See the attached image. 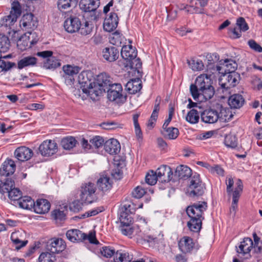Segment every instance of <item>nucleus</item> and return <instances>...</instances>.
<instances>
[{"label": "nucleus", "instance_id": "34", "mask_svg": "<svg viewBox=\"0 0 262 262\" xmlns=\"http://www.w3.org/2000/svg\"><path fill=\"white\" fill-rule=\"evenodd\" d=\"M17 204L20 208L30 210L34 205V201L30 196H24L20 198L17 202Z\"/></svg>", "mask_w": 262, "mask_h": 262}, {"label": "nucleus", "instance_id": "7", "mask_svg": "<svg viewBox=\"0 0 262 262\" xmlns=\"http://www.w3.org/2000/svg\"><path fill=\"white\" fill-rule=\"evenodd\" d=\"M81 68L76 66L70 64L62 67L63 74L62 76L67 85H71L75 81V76L79 72Z\"/></svg>", "mask_w": 262, "mask_h": 262}, {"label": "nucleus", "instance_id": "53", "mask_svg": "<svg viewBox=\"0 0 262 262\" xmlns=\"http://www.w3.org/2000/svg\"><path fill=\"white\" fill-rule=\"evenodd\" d=\"M55 256L51 252H43L38 257V262H54Z\"/></svg>", "mask_w": 262, "mask_h": 262}, {"label": "nucleus", "instance_id": "24", "mask_svg": "<svg viewBox=\"0 0 262 262\" xmlns=\"http://www.w3.org/2000/svg\"><path fill=\"white\" fill-rule=\"evenodd\" d=\"M129 44L124 45L121 49V55L122 58L126 61L137 57V51L136 48L132 46L131 41H129Z\"/></svg>", "mask_w": 262, "mask_h": 262}, {"label": "nucleus", "instance_id": "56", "mask_svg": "<svg viewBox=\"0 0 262 262\" xmlns=\"http://www.w3.org/2000/svg\"><path fill=\"white\" fill-rule=\"evenodd\" d=\"M93 148H98L102 146L103 144L104 145V141L102 137L96 136L90 140Z\"/></svg>", "mask_w": 262, "mask_h": 262}, {"label": "nucleus", "instance_id": "52", "mask_svg": "<svg viewBox=\"0 0 262 262\" xmlns=\"http://www.w3.org/2000/svg\"><path fill=\"white\" fill-rule=\"evenodd\" d=\"M139 117V115L138 114H134L133 116V119L136 136L138 139H141L142 138V133L138 123Z\"/></svg>", "mask_w": 262, "mask_h": 262}, {"label": "nucleus", "instance_id": "1", "mask_svg": "<svg viewBox=\"0 0 262 262\" xmlns=\"http://www.w3.org/2000/svg\"><path fill=\"white\" fill-rule=\"evenodd\" d=\"M96 184L95 182L89 181L82 184L79 189L80 200L85 204H91L96 201Z\"/></svg>", "mask_w": 262, "mask_h": 262}, {"label": "nucleus", "instance_id": "10", "mask_svg": "<svg viewBox=\"0 0 262 262\" xmlns=\"http://www.w3.org/2000/svg\"><path fill=\"white\" fill-rule=\"evenodd\" d=\"M205 186L202 181H190L186 189V194L192 198L202 195L204 192Z\"/></svg>", "mask_w": 262, "mask_h": 262}, {"label": "nucleus", "instance_id": "23", "mask_svg": "<svg viewBox=\"0 0 262 262\" xmlns=\"http://www.w3.org/2000/svg\"><path fill=\"white\" fill-rule=\"evenodd\" d=\"M51 207L50 202L46 199H38L36 203H34L33 208L34 211L38 214H45L47 213Z\"/></svg>", "mask_w": 262, "mask_h": 262}, {"label": "nucleus", "instance_id": "43", "mask_svg": "<svg viewBox=\"0 0 262 262\" xmlns=\"http://www.w3.org/2000/svg\"><path fill=\"white\" fill-rule=\"evenodd\" d=\"M11 239L13 243L15 245V249L19 250L22 247L25 246L28 243V241H21L18 237V233L13 232L11 235Z\"/></svg>", "mask_w": 262, "mask_h": 262}, {"label": "nucleus", "instance_id": "20", "mask_svg": "<svg viewBox=\"0 0 262 262\" xmlns=\"http://www.w3.org/2000/svg\"><path fill=\"white\" fill-rule=\"evenodd\" d=\"M16 169L14 161L11 159H7L2 164L0 168V174L8 177L14 173Z\"/></svg>", "mask_w": 262, "mask_h": 262}, {"label": "nucleus", "instance_id": "46", "mask_svg": "<svg viewBox=\"0 0 262 262\" xmlns=\"http://www.w3.org/2000/svg\"><path fill=\"white\" fill-rule=\"evenodd\" d=\"M225 68V72H235V70L237 68L236 63L232 59H225L223 61V63Z\"/></svg>", "mask_w": 262, "mask_h": 262}, {"label": "nucleus", "instance_id": "6", "mask_svg": "<svg viewBox=\"0 0 262 262\" xmlns=\"http://www.w3.org/2000/svg\"><path fill=\"white\" fill-rule=\"evenodd\" d=\"M207 207V204L206 202H199L187 207L186 212L191 219L199 217L204 220V217L203 216V214L206 210Z\"/></svg>", "mask_w": 262, "mask_h": 262}, {"label": "nucleus", "instance_id": "2", "mask_svg": "<svg viewBox=\"0 0 262 262\" xmlns=\"http://www.w3.org/2000/svg\"><path fill=\"white\" fill-rule=\"evenodd\" d=\"M173 171L171 167L166 165H162L156 171L150 169L146 173L145 180H158L165 179L171 180L172 179Z\"/></svg>", "mask_w": 262, "mask_h": 262}, {"label": "nucleus", "instance_id": "13", "mask_svg": "<svg viewBox=\"0 0 262 262\" xmlns=\"http://www.w3.org/2000/svg\"><path fill=\"white\" fill-rule=\"evenodd\" d=\"M119 18L117 14L111 12L107 15L103 23V29L107 32L113 31L118 26Z\"/></svg>", "mask_w": 262, "mask_h": 262}, {"label": "nucleus", "instance_id": "31", "mask_svg": "<svg viewBox=\"0 0 262 262\" xmlns=\"http://www.w3.org/2000/svg\"><path fill=\"white\" fill-rule=\"evenodd\" d=\"M245 102V99L240 94H234L228 99V104L232 108H239Z\"/></svg>", "mask_w": 262, "mask_h": 262}, {"label": "nucleus", "instance_id": "15", "mask_svg": "<svg viewBox=\"0 0 262 262\" xmlns=\"http://www.w3.org/2000/svg\"><path fill=\"white\" fill-rule=\"evenodd\" d=\"M130 204H124L120 209L119 220L121 225L131 224L132 217L129 213H133Z\"/></svg>", "mask_w": 262, "mask_h": 262}, {"label": "nucleus", "instance_id": "9", "mask_svg": "<svg viewBox=\"0 0 262 262\" xmlns=\"http://www.w3.org/2000/svg\"><path fill=\"white\" fill-rule=\"evenodd\" d=\"M39 151L43 157H50L58 151V145L54 140H46L39 147Z\"/></svg>", "mask_w": 262, "mask_h": 262}, {"label": "nucleus", "instance_id": "45", "mask_svg": "<svg viewBox=\"0 0 262 262\" xmlns=\"http://www.w3.org/2000/svg\"><path fill=\"white\" fill-rule=\"evenodd\" d=\"M125 67H129L132 69L138 70L142 67V62L139 58H134L126 61Z\"/></svg>", "mask_w": 262, "mask_h": 262}, {"label": "nucleus", "instance_id": "5", "mask_svg": "<svg viewBox=\"0 0 262 262\" xmlns=\"http://www.w3.org/2000/svg\"><path fill=\"white\" fill-rule=\"evenodd\" d=\"M136 226L135 235L137 236V239L138 243L143 244L145 242H150L154 239L150 235L148 234L149 229L147 223L144 220L139 221Z\"/></svg>", "mask_w": 262, "mask_h": 262}, {"label": "nucleus", "instance_id": "51", "mask_svg": "<svg viewBox=\"0 0 262 262\" xmlns=\"http://www.w3.org/2000/svg\"><path fill=\"white\" fill-rule=\"evenodd\" d=\"M21 192L18 188H15L14 186L8 193V197L13 201H17L21 197Z\"/></svg>", "mask_w": 262, "mask_h": 262}, {"label": "nucleus", "instance_id": "62", "mask_svg": "<svg viewBox=\"0 0 262 262\" xmlns=\"http://www.w3.org/2000/svg\"><path fill=\"white\" fill-rule=\"evenodd\" d=\"M236 27L243 32H245L249 29L248 24L243 17H241L238 18L236 20Z\"/></svg>", "mask_w": 262, "mask_h": 262}, {"label": "nucleus", "instance_id": "33", "mask_svg": "<svg viewBox=\"0 0 262 262\" xmlns=\"http://www.w3.org/2000/svg\"><path fill=\"white\" fill-rule=\"evenodd\" d=\"M22 12V6L18 1L15 0L11 3L10 14L13 17L17 19L21 16Z\"/></svg>", "mask_w": 262, "mask_h": 262}, {"label": "nucleus", "instance_id": "21", "mask_svg": "<svg viewBox=\"0 0 262 262\" xmlns=\"http://www.w3.org/2000/svg\"><path fill=\"white\" fill-rule=\"evenodd\" d=\"M102 53L104 59L108 62L116 60L119 55V50L114 47H106L103 49Z\"/></svg>", "mask_w": 262, "mask_h": 262}, {"label": "nucleus", "instance_id": "18", "mask_svg": "<svg viewBox=\"0 0 262 262\" xmlns=\"http://www.w3.org/2000/svg\"><path fill=\"white\" fill-rule=\"evenodd\" d=\"M219 118L218 112L213 109L206 110L201 114V120L205 123H215L219 120Z\"/></svg>", "mask_w": 262, "mask_h": 262}, {"label": "nucleus", "instance_id": "30", "mask_svg": "<svg viewBox=\"0 0 262 262\" xmlns=\"http://www.w3.org/2000/svg\"><path fill=\"white\" fill-rule=\"evenodd\" d=\"M191 174V169L186 165H180L177 167L175 170V175L180 179L187 180Z\"/></svg>", "mask_w": 262, "mask_h": 262}, {"label": "nucleus", "instance_id": "12", "mask_svg": "<svg viewBox=\"0 0 262 262\" xmlns=\"http://www.w3.org/2000/svg\"><path fill=\"white\" fill-rule=\"evenodd\" d=\"M20 26L23 29L33 30L37 26L36 18L32 13L24 14L20 21Z\"/></svg>", "mask_w": 262, "mask_h": 262}, {"label": "nucleus", "instance_id": "38", "mask_svg": "<svg viewBox=\"0 0 262 262\" xmlns=\"http://www.w3.org/2000/svg\"><path fill=\"white\" fill-rule=\"evenodd\" d=\"M218 116L219 117V120L221 122H226L229 121L233 115L229 108L221 106L220 112V113L218 112Z\"/></svg>", "mask_w": 262, "mask_h": 262}, {"label": "nucleus", "instance_id": "11", "mask_svg": "<svg viewBox=\"0 0 262 262\" xmlns=\"http://www.w3.org/2000/svg\"><path fill=\"white\" fill-rule=\"evenodd\" d=\"M227 192L228 195L232 194V198H239L243 189L242 181H228L226 182Z\"/></svg>", "mask_w": 262, "mask_h": 262}, {"label": "nucleus", "instance_id": "16", "mask_svg": "<svg viewBox=\"0 0 262 262\" xmlns=\"http://www.w3.org/2000/svg\"><path fill=\"white\" fill-rule=\"evenodd\" d=\"M33 151L26 146L17 148L14 152V157L19 161L25 162L30 160L33 156Z\"/></svg>", "mask_w": 262, "mask_h": 262}, {"label": "nucleus", "instance_id": "36", "mask_svg": "<svg viewBox=\"0 0 262 262\" xmlns=\"http://www.w3.org/2000/svg\"><path fill=\"white\" fill-rule=\"evenodd\" d=\"M77 3L76 0H58L57 6L60 11L65 12L71 7H75Z\"/></svg>", "mask_w": 262, "mask_h": 262}, {"label": "nucleus", "instance_id": "27", "mask_svg": "<svg viewBox=\"0 0 262 262\" xmlns=\"http://www.w3.org/2000/svg\"><path fill=\"white\" fill-rule=\"evenodd\" d=\"M67 238L72 242H80L86 239V234L77 229L69 230L67 232Z\"/></svg>", "mask_w": 262, "mask_h": 262}, {"label": "nucleus", "instance_id": "54", "mask_svg": "<svg viewBox=\"0 0 262 262\" xmlns=\"http://www.w3.org/2000/svg\"><path fill=\"white\" fill-rule=\"evenodd\" d=\"M96 188L98 187L102 191H106L110 190L113 185V181H97L95 183Z\"/></svg>", "mask_w": 262, "mask_h": 262}, {"label": "nucleus", "instance_id": "64", "mask_svg": "<svg viewBox=\"0 0 262 262\" xmlns=\"http://www.w3.org/2000/svg\"><path fill=\"white\" fill-rule=\"evenodd\" d=\"M114 262H123L124 260L130 261V257L128 253H121L117 251L114 257Z\"/></svg>", "mask_w": 262, "mask_h": 262}, {"label": "nucleus", "instance_id": "32", "mask_svg": "<svg viewBox=\"0 0 262 262\" xmlns=\"http://www.w3.org/2000/svg\"><path fill=\"white\" fill-rule=\"evenodd\" d=\"M37 59L36 57L29 56L25 57L19 60L17 62V68L22 69L27 67L34 66L37 63Z\"/></svg>", "mask_w": 262, "mask_h": 262}, {"label": "nucleus", "instance_id": "17", "mask_svg": "<svg viewBox=\"0 0 262 262\" xmlns=\"http://www.w3.org/2000/svg\"><path fill=\"white\" fill-rule=\"evenodd\" d=\"M81 26L80 19L76 16H70L64 22V28L69 33L78 31Z\"/></svg>", "mask_w": 262, "mask_h": 262}, {"label": "nucleus", "instance_id": "4", "mask_svg": "<svg viewBox=\"0 0 262 262\" xmlns=\"http://www.w3.org/2000/svg\"><path fill=\"white\" fill-rule=\"evenodd\" d=\"M240 75L237 72H228L225 74L219 80L221 88L226 91L234 87L239 82ZM224 92V90H223Z\"/></svg>", "mask_w": 262, "mask_h": 262}, {"label": "nucleus", "instance_id": "41", "mask_svg": "<svg viewBox=\"0 0 262 262\" xmlns=\"http://www.w3.org/2000/svg\"><path fill=\"white\" fill-rule=\"evenodd\" d=\"M101 15V12L97 9L93 10L90 12H85L83 14V17L86 18L87 20L89 23L91 22L96 21Z\"/></svg>", "mask_w": 262, "mask_h": 262}, {"label": "nucleus", "instance_id": "48", "mask_svg": "<svg viewBox=\"0 0 262 262\" xmlns=\"http://www.w3.org/2000/svg\"><path fill=\"white\" fill-rule=\"evenodd\" d=\"M10 56H0V73L8 71L15 65L14 63H12L9 61H6L2 59V58L5 59Z\"/></svg>", "mask_w": 262, "mask_h": 262}, {"label": "nucleus", "instance_id": "3", "mask_svg": "<svg viewBox=\"0 0 262 262\" xmlns=\"http://www.w3.org/2000/svg\"><path fill=\"white\" fill-rule=\"evenodd\" d=\"M108 99L118 104L124 103L127 99V96L123 93L122 86L120 83H114L109 85L107 92Z\"/></svg>", "mask_w": 262, "mask_h": 262}, {"label": "nucleus", "instance_id": "35", "mask_svg": "<svg viewBox=\"0 0 262 262\" xmlns=\"http://www.w3.org/2000/svg\"><path fill=\"white\" fill-rule=\"evenodd\" d=\"M203 220L202 218L199 217L191 219L187 223V226L191 231L198 232L202 228Z\"/></svg>", "mask_w": 262, "mask_h": 262}, {"label": "nucleus", "instance_id": "37", "mask_svg": "<svg viewBox=\"0 0 262 262\" xmlns=\"http://www.w3.org/2000/svg\"><path fill=\"white\" fill-rule=\"evenodd\" d=\"M200 101L207 100L211 99L214 94V88L212 86L200 89Z\"/></svg>", "mask_w": 262, "mask_h": 262}, {"label": "nucleus", "instance_id": "44", "mask_svg": "<svg viewBox=\"0 0 262 262\" xmlns=\"http://www.w3.org/2000/svg\"><path fill=\"white\" fill-rule=\"evenodd\" d=\"M10 42L9 38L3 34H0V52H6L9 49Z\"/></svg>", "mask_w": 262, "mask_h": 262}, {"label": "nucleus", "instance_id": "63", "mask_svg": "<svg viewBox=\"0 0 262 262\" xmlns=\"http://www.w3.org/2000/svg\"><path fill=\"white\" fill-rule=\"evenodd\" d=\"M210 172L213 174H216L220 177H223L225 174V170L220 165L214 164L211 166Z\"/></svg>", "mask_w": 262, "mask_h": 262}, {"label": "nucleus", "instance_id": "49", "mask_svg": "<svg viewBox=\"0 0 262 262\" xmlns=\"http://www.w3.org/2000/svg\"><path fill=\"white\" fill-rule=\"evenodd\" d=\"M14 181H1L0 183V193L4 194L9 193L14 186Z\"/></svg>", "mask_w": 262, "mask_h": 262}, {"label": "nucleus", "instance_id": "22", "mask_svg": "<svg viewBox=\"0 0 262 262\" xmlns=\"http://www.w3.org/2000/svg\"><path fill=\"white\" fill-rule=\"evenodd\" d=\"M66 247L64 241L61 238H54L48 246V249L53 254L63 251Z\"/></svg>", "mask_w": 262, "mask_h": 262}, {"label": "nucleus", "instance_id": "60", "mask_svg": "<svg viewBox=\"0 0 262 262\" xmlns=\"http://www.w3.org/2000/svg\"><path fill=\"white\" fill-rule=\"evenodd\" d=\"M123 37L119 33L115 32L110 38V42L116 46H121Z\"/></svg>", "mask_w": 262, "mask_h": 262}, {"label": "nucleus", "instance_id": "40", "mask_svg": "<svg viewBox=\"0 0 262 262\" xmlns=\"http://www.w3.org/2000/svg\"><path fill=\"white\" fill-rule=\"evenodd\" d=\"M185 119L188 122L191 124H195L199 121L200 115L197 110L192 108L188 112Z\"/></svg>", "mask_w": 262, "mask_h": 262}, {"label": "nucleus", "instance_id": "25", "mask_svg": "<svg viewBox=\"0 0 262 262\" xmlns=\"http://www.w3.org/2000/svg\"><path fill=\"white\" fill-rule=\"evenodd\" d=\"M194 243L191 238L188 236H184L179 242L180 250L185 253L190 252L194 248Z\"/></svg>", "mask_w": 262, "mask_h": 262}, {"label": "nucleus", "instance_id": "39", "mask_svg": "<svg viewBox=\"0 0 262 262\" xmlns=\"http://www.w3.org/2000/svg\"><path fill=\"white\" fill-rule=\"evenodd\" d=\"M77 141L75 138L73 137H68L64 138L61 141L62 147L67 150H70L75 146Z\"/></svg>", "mask_w": 262, "mask_h": 262}, {"label": "nucleus", "instance_id": "50", "mask_svg": "<svg viewBox=\"0 0 262 262\" xmlns=\"http://www.w3.org/2000/svg\"><path fill=\"white\" fill-rule=\"evenodd\" d=\"M224 143L225 145L231 148H234L237 146V139L232 135H228L225 137Z\"/></svg>", "mask_w": 262, "mask_h": 262}, {"label": "nucleus", "instance_id": "14", "mask_svg": "<svg viewBox=\"0 0 262 262\" xmlns=\"http://www.w3.org/2000/svg\"><path fill=\"white\" fill-rule=\"evenodd\" d=\"M253 247V242L249 237L244 238L243 241L240 243L238 247H236L237 252L242 255L246 256L247 258L250 256V252Z\"/></svg>", "mask_w": 262, "mask_h": 262}, {"label": "nucleus", "instance_id": "42", "mask_svg": "<svg viewBox=\"0 0 262 262\" xmlns=\"http://www.w3.org/2000/svg\"><path fill=\"white\" fill-rule=\"evenodd\" d=\"M17 19L13 17L10 14L4 16L0 20V25L6 28H11L17 21Z\"/></svg>", "mask_w": 262, "mask_h": 262}, {"label": "nucleus", "instance_id": "19", "mask_svg": "<svg viewBox=\"0 0 262 262\" xmlns=\"http://www.w3.org/2000/svg\"><path fill=\"white\" fill-rule=\"evenodd\" d=\"M105 151L111 155H116L120 151L121 146L117 140L110 139L104 143Z\"/></svg>", "mask_w": 262, "mask_h": 262}, {"label": "nucleus", "instance_id": "47", "mask_svg": "<svg viewBox=\"0 0 262 262\" xmlns=\"http://www.w3.org/2000/svg\"><path fill=\"white\" fill-rule=\"evenodd\" d=\"M164 130L165 132L164 136L171 140L176 139L179 134L178 129L173 127H168Z\"/></svg>", "mask_w": 262, "mask_h": 262}, {"label": "nucleus", "instance_id": "61", "mask_svg": "<svg viewBox=\"0 0 262 262\" xmlns=\"http://www.w3.org/2000/svg\"><path fill=\"white\" fill-rule=\"evenodd\" d=\"M146 191L144 188L142 186H138L133 190L132 194L134 198L140 199L146 193Z\"/></svg>", "mask_w": 262, "mask_h": 262}, {"label": "nucleus", "instance_id": "59", "mask_svg": "<svg viewBox=\"0 0 262 262\" xmlns=\"http://www.w3.org/2000/svg\"><path fill=\"white\" fill-rule=\"evenodd\" d=\"M92 28L93 25L88 21H85L83 25L81 26L79 31L81 35H87L91 33Z\"/></svg>", "mask_w": 262, "mask_h": 262}, {"label": "nucleus", "instance_id": "57", "mask_svg": "<svg viewBox=\"0 0 262 262\" xmlns=\"http://www.w3.org/2000/svg\"><path fill=\"white\" fill-rule=\"evenodd\" d=\"M61 65L58 60L55 58L48 59L44 66L48 69H55Z\"/></svg>", "mask_w": 262, "mask_h": 262}, {"label": "nucleus", "instance_id": "8", "mask_svg": "<svg viewBox=\"0 0 262 262\" xmlns=\"http://www.w3.org/2000/svg\"><path fill=\"white\" fill-rule=\"evenodd\" d=\"M92 73L89 71L81 72L78 77V80L83 93H92L94 92L92 88V85L94 82H92Z\"/></svg>", "mask_w": 262, "mask_h": 262}, {"label": "nucleus", "instance_id": "55", "mask_svg": "<svg viewBox=\"0 0 262 262\" xmlns=\"http://www.w3.org/2000/svg\"><path fill=\"white\" fill-rule=\"evenodd\" d=\"M188 64L193 71H201L204 68L203 62L200 59H192L188 61Z\"/></svg>", "mask_w": 262, "mask_h": 262}, {"label": "nucleus", "instance_id": "29", "mask_svg": "<svg viewBox=\"0 0 262 262\" xmlns=\"http://www.w3.org/2000/svg\"><path fill=\"white\" fill-rule=\"evenodd\" d=\"M195 83L201 90L212 86L211 74H203L200 75L196 78Z\"/></svg>", "mask_w": 262, "mask_h": 262}, {"label": "nucleus", "instance_id": "28", "mask_svg": "<svg viewBox=\"0 0 262 262\" xmlns=\"http://www.w3.org/2000/svg\"><path fill=\"white\" fill-rule=\"evenodd\" d=\"M142 88L141 81L139 78H135L129 81L125 85L126 91L131 94L139 92Z\"/></svg>", "mask_w": 262, "mask_h": 262}, {"label": "nucleus", "instance_id": "58", "mask_svg": "<svg viewBox=\"0 0 262 262\" xmlns=\"http://www.w3.org/2000/svg\"><path fill=\"white\" fill-rule=\"evenodd\" d=\"M121 233L126 236H131L135 233L136 228L130 227V224L122 225L120 227Z\"/></svg>", "mask_w": 262, "mask_h": 262}, {"label": "nucleus", "instance_id": "26", "mask_svg": "<svg viewBox=\"0 0 262 262\" xmlns=\"http://www.w3.org/2000/svg\"><path fill=\"white\" fill-rule=\"evenodd\" d=\"M99 5V0H81L79 6L80 9L85 12L97 9Z\"/></svg>", "mask_w": 262, "mask_h": 262}]
</instances>
